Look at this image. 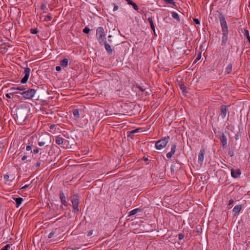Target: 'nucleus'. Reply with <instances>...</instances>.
<instances>
[{"label":"nucleus","mask_w":250,"mask_h":250,"mask_svg":"<svg viewBox=\"0 0 250 250\" xmlns=\"http://www.w3.org/2000/svg\"><path fill=\"white\" fill-rule=\"evenodd\" d=\"M219 19L222 31V40L221 42V45L226 46V43L228 40V28L225 16L222 13L219 14Z\"/></svg>","instance_id":"nucleus-1"},{"label":"nucleus","mask_w":250,"mask_h":250,"mask_svg":"<svg viewBox=\"0 0 250 250\" xmlns=\"http://www.w3.org/2000/svg\"><path fill=\"white\" fill-rule=\"evenodd\" d=\"M36 90L34 89H29L26 91L18 93L17 94H19L21 95H17V98L22 100L23 98L24 99H31L35 95Z\"/></svg>","instance_id":"nucleus-2"},{"label":"nucleus","mask_w":250,"mask_h":250,"mask_svg":"<svg viewBox=\"0 0 250 250\" xmlns=\"http://www.w3.org/2000/svg\"><path fill=\"white\" fill-rule=\"evenodd\" d=\"M96 37L101 45H103L106 40L104 29L103 27H98L96 30Z\"/></svg>","instance_id":"nucleus-3"},{"label":"nucleus","mask_w":250,"mask_h":250,"mask_svg":"<svg viewBox=\"0 0 250 250\" xmlns=\"http://www.w3.org/2000/svg\"><path fill=\"white\" fill-rule=\"evenodd\" d=\"M169 140V137L167 136L163 137L162 139L156 141L155 144L156 148L157 150H161L165 148L168 143Z\"/></svg>","instance_id":"nucleus-4"},{"label":"nucleus","mask_w":250,"mask_h":250,"mask_svg":"<svg viewBox=\"0 0 250 250\" xmlns=\"http://www.w3.org/2000/svg\"><path fill=\"white\" fill-rule=\"evenodd\" d=\"M30 73V69L28 67H26L23 72V74L24 75L23 78L21 79V83H27L29 78Z\"/></svg>","instance_id":"nucleus-5"},{"label":"nucleus","mask_w":250,"mask_h":250,"mask_svg":"<svg viewBox=\"0 0 250 250\" xmlns=\"http://www.w3.org/2000/svg\"><path fill=\"white\" fill-rule=\"evenodd\" d=\"M72 207L74 211L77 213L79 211V200L77 198H73L72 200Z\"/></svg>","instance_id":"nucleus-6"},{"label":"nucleus","mask_w":250,"mask_h":250,"mask_svg":"<svg viewBox=\"0 0 250 250\" xmlns=\"http://www.w3.org/2000/svg\"><path fill=\"white\" fill-rule=\"evenodd\" d=\"M241 174V171L240 169L236 168L231 169V176L234 178H237L240 177Z\"/></svg>","instance_id":"nucleus-7"},{"label":"nucleus","mask_w":250,"mask_h":250,"mask_svg":"<svg viewBox=\"0 0 250 250\" xmlns=\"http://www.w3.org/2000/svg\"><path fill=\"white\" fill-rule=\"evenodd\" d=\"M176 143H172L171 144V150L167 154V157L168 159H170L172 155L174 154L176 151Z\"/></svg>","instance_id":"nucleus-8"},{"label":"nucleus","mask_w":250,"mask_h":250,"mask_svg":"<svg viewBox=\"0 0 250 250\" xmlns=\"http://www.w3.org/2000/svg\"><path fill=\"white\" fill-rule=\"evenodd\" d=\"M243 207V205H238L237 206H235L234 208L232 209V214L233 216H236L237 215L242 208Z\"/></svg>","instance_id":"nucleus-9"},{"label":"nucleus","mask_w":250,"mask_h":250,"mask_svg":"<svg viewBox=\"0 0 250 250\" xmlns=\"http://www.w3.org/2000/svg\"><path fill=\"white\" fill-rule=\"evenodd\" d=\"M205 154V151L204 149H201L198 155V163L202 165L204 159V155Z\"/></svg>","instance_id":"nucleus-10"},{"label":"nucleus","mask_w":250,"mask_h":250,"mask_svg":"<svg viewBox=\"0 0 250 250\" xmlns=\"http://www.w3.org/2000/svg\"><path fill=\"white\" fill-rule=\"evenodd\" d=\"M228 111V106L222 105L221 106V116L222 119H224L226 117Z\"/></svg>","instance_id":"nucleus-11"},{"label":"nucleus","mask_w":250,"mask_h":250,"mask_svg":"<svg viewBox=\"0 0 250 250\" xmlns=\"http://www.w3.org/2000/svg\"><path fill=\"white\" fill-rule=\"evenodd\" d=\"M219 139L222 143V147L223 148H225L227 147V139L224 133L220 136Z\"/></svg>","instance_id":"nucleus-12"},{"label":"nucleus","mask_w":250,"mask_h":250,"mask_svg":"<svg viewBox=\"0 0 250 250\" xmlns=\"http://www.w3.org/2000/svg\"><path fill=\"white\" fill-rule=\"evenodd\" d=\"M60 198L61 201V202L62 205H63L65 206H66L67 205V202L66 201V198L64 194L63 193V191L61 190L60 191Z\"/></svg>","instance_id":"nucleus-13"},{"label":"nucleus","mask_w":250,"mask_h":250,"mask_svg":"<svg viewBox=\"0 0 250 250\" xmlns=\"http://www.w3.org/2000/svg\"><path fill=\"white\" fill-rule=\"evenodd\" d=\"M103 45H104V48L106 51L109 54H111L113 52V50L111 47V46L107 43L106 41H105V43H103Z\"/></svg>","instance_id":"nucleus-14"},{"label":"nucleus","mask_w":250,"mask_h":250,"mask_svg":"<svg viewBox=\"0 0 250 250\" xmlns=\"http://www.w3.org/2000/svg\"><path fill=\"white\" fill-rule=\"evenodd\" d=\"M147 20L150 24L151 29L153 31L154 33L155 34V26L153 23L152 17H148Z\"/></svg>","instance_id":"nucleus-15"},{"label":"nucleus","mask_w":250,"mask_h":250,"mask_svg":"<svg viewBox=\"0 0 250 250\" xmlns=\"http://www.w3.org/2000/svg\"><path fill=\"white\" fill-rule=\"evenodd\" d=\"M64 139L61 137L60 135L57 136L55 137L56 143L59 146L62 145L63 143Z\"/></svg>","instance_id":"nucleus-16"},{"label":"nucleus","mask_w":250,"mask_h":250,"mask_svg":"<svg viewBox=\"0 0 250 250\" xmlns=\"http://www.w3.org/2000/svg\"><path fill=\"white\" fill-rule=\"evenodd\" d=\"M125 0L127 2L128 4L131 5L134 10L138 11L139 7L136 3L133 2L131 0Z\"/></svg>","instance_id":"nucleus-17"},{"label":"nucleus","mask_w":250,"mask_h":250,"mask_svg":"<svg viewBox=\"0 0 250 250\" xmlns=\"http://www.w3.org/2000/svg\"><path fill=\"white\" fill-rule=\"evenodd\" d=\"M242 32L244 37L248 40L249 43L250 44V36L249 31L247 29H244Z\"/></svg>","instance_id":"nucleus-18"},{"label":"nucleus","mask_w":250,"mask_h":250,"mask_svg":"<svg viewBox=\"0 0 250 250\" xmlns=\"http://www.w3.org/2000/svg\"><path fill=\"white\" fill-rule=\"evenodd\" d=\"M60 64L62 67H67L68 64V60L66 58L62 60L60 62Z\"/></svg>","instance_id":"nucleus-19"},{"label":"nucleus","mask_w":250,"mask_h":250,"mask_svg":"<svg viewBox=\"0 0 250 250\" xmlns=\"http://www.w3.org/2000/svg\"><path fill=\"white\" fill-rule=\"evenodd\" d=\"M232 67V64L231 63H229L228 65V66L226 67V68L225 69V72L226 74H229L231 72Z\"/></svg>","instance_id":"nucleus-20"},{"label":"nucleus","mask_w":250,"mask_h":250,"mask_svg":"<svg viewBox=\"0 0 250 250\" xmlns=\"http://www.w3.org/2000/svg\"><path fill=\"white\" fill-rule=\"evenodd\" d=\"M72 113L75 118L78 119L80 118L79 110L78 109H75L72 111Z\"/></svg>","instance_id":"nucleus-21"},{"label":"nucleus","mask_w":250,"mask_h":250,"mask_svg":"<svg viewBox=\"0 0 250 250\" xmlns=\"http://www.w3.org/2000/svg\"><path fill=\"white\" fill-rule=\"evenodd\" d=\"M140 211H141V209L138 208H135V209L131 210L129 212V216H132V215H134L137 214L138 212H139Z\"/></svg>","instance_id":"nucleus-22"},{"label":"nucleus","mask_w":250,"mask_h":250,"mask_svg":"<svg viewBox=\"0 0 250 250\" xmlns=\"http://www.w3.org/2000/svg\"><path fill=\"white\" fill-rule=\"evenodd\" d=\"M171 15H172V17L177 20L178 21H180V18H179V16L178 15V14L175 12H172L171 13Z\"/></svg>","instance_id":"nucleus-23"},{"label":"nucleus","mask_w":250,"mask_h":250,"mask_svg":"<svg viewBox=\"0 0 250 250\" xmlns=\"http://www.w3.org/2000/svg\"><path fill=\"white\" fill-rule=\"evenodd\" d=\"M24 199L21 197L17 198V208H19V206L21 204Z\"/></svg>","instance_id":"nucleus-24"},{"label":"nucleus","mask_w":250,"mask_h":250,"mask_svg":"<svg viewBox=\"0 0 250 250\" xmlns=\"http://www.w3.org/2000/svg\"><path fill=\"white\" fill-rule=\"evenodd\" d=\"M164 2L166 4H170L173 5L174 6H176V2L173 0H163Z\"/></svg>","instance_id":"nucleus-25"},{"label":"nucleus","mask_w":250,"mask_h":250,"mask_svg":"<svg viewBox=\"0 0 250 250\" xmlns=\"http://www.w3.org/2000/svg\"><path fill=\"white\" fill-rule=\"evenodd\" d=\"M57 125L54 124L49 125V126L50 129L49 130V131L53 133H54L55 132V127Z\"/></svg>","instance_id":"nucleus-26"},{"label":"nucleus","mask_w":250,"mask_h":250,"mask_svg":"<svg viewBox=\"0 0 250 250\" xmlns=\"http://www.w3.org/2000/svg\"><path fill=\"white\" fill-rule=\"evenodd\" d=\"M14 92H10L6 94L5 96L8 99L13 98L14 96Z\"/></svg>","instance_id":"nucleus-27"},{"label":"nucleus","mask_w":250,"mask_h":250,"mask_svg":"<svg viewBox=\"0 0 250 250\" xmlns=\"http://www.w3.org/2000/svg\"><path fill=\"white\" fill-rule=\"evenodd\" d=\"M55 233H56V231H51L48 234V237L49 238H51L53 237L54 236V235H55Z\"/></svg>","instance_id":"nucleus-28"},{"label":"nucleus","mask_w":250,"mask_h":250,"mask_svg":"<svg viewBox=\"0 0 250 250\" xmlns=\"http://www.w3.org/2000/svg\"><path fill=\"white\" fill-rule=\"evenodd\" d=\"M90 31V29L87 27H85L83 29V32L85 34H88L89 33Z\"/></svg>","instance_id":"nucleus-29"},{"label":"nucleus","mask_w":250,"mask_h":250,"mask_svg":"<svg viewBox=\"0 0 250 250\" xmlns=\"http://www.w3.org/2000/svg\"><path fill=\"white\" fill-rule=\"evenodd\" d=\"M51 19H52V17H51V16L50 15H47L46 17H45L44 20L45 21H51Z\"/></svg>","instance_id":"nucleus-30"},{"label":"nucleus","mask_w":250,"mask_h":250,"mask_svg":"<svg viewBox=\"0 0 250 250\" xmlns=\"http://www.w3.org/2000/svg\"><path fill=\"white\" fill-rule=\"evenodd\" d=\"M30 32L32 34H36L38 32L37 29H31Z\"/></svg>","instance_id":"nucleus-31"},{"label":"nucleus","mask_w":250,"mask_h":250,"mask_svg":"<svg viewBox=\"0 0 250 250\" xmlns=\"http://www.w3.org/2000/svg\"><path fill=\"white\" fill-rule=\"evenodd\" d=\"M184 235L183 233H181L178 234V238L179 240H182L184 238Z\"/></svg>","instance_id":"nucleus-32"},{"label":"nucleus","mask_w":250,"mask_h":250,"mask_svg":"<svg viewBox=\"0 0 250 250\" xmlns=\"http://www.w3.org/2000/svg\"><path fill=\"white\" fill-rule=\"evenodd\" d=\"M11 147L10 148V150H11V151H13L15 149L14 148V146H15V141H14L13 142H12L11 143Z\"/></svg>","instance_id":"nucleus-33"},{"label":"nucleus","mask_w":250,"mask_h":250,"mask_svg":"<svg viewBox=\"0 0 250 250\" xmlns=\"http://www.w3.org/2000/svg\"><path fill=\"white\" fill-rule=\"evenodd\" d=\"M113 5V11H117L119 9L118 6L117 5H116V4H115V3H114Z\"/></svg>","instance_id":"nucleus-34"},{"label":"nucleus","mask_w":250,"mask_h":250,"mask_svg":"<svg viewBox=\"0 0 250 250\" xmlns=\"http://www.w3.org/2000/svg\"><path fill=\"white\" fill-rule=\"evenodd\" d=\"M139 128L136 129H134V130L130 131L129 132V134H134V133H137V132H139Z\"/></svg>","instance_id":"nucleus-35"},{"label":"nucleus","mask_w":250,"mask_h":250,"mask_svg":"<svg viewBox=\"0 0 250 250\" xmlns=\"http://www.w3.org/2000/svg\"><path fill=\"white\" fill-rule=\"evenodd\" d=\"M10 248V246L9 245H6L4 247H3L1 250H8L9 248Z\"/></svg>","instance_id":"nucleus-36"},{"label":"nucleus","mask_w":250,"mask_h":250,"mask_svg":"<svg viewBox=\"0 0 250 250\" xmlns=\"http://www.w3.org/2000/svg\"><path fill=\"white\" fill-rule=\"evenodd\" d=\"M193 21L196 24H200V21L198 19H193Z\"/></svg>","instance_id":"nucleus-37"},{"label":"nucleus","mask_w":250,"mask_h":250,"mask_svg":"<svg viewBox=\"0 0 250 250\" xmlns=\"http://www.w3.org/2000/svg\"><path fill=\"white\" fill-rule=\"evenodd\" d=\"M45 143L44 142H43V141H41V142H39L38 143V145L40 146H43L44 145H45Z\"/></svg>","instance_id":"nucleus-38"},{"label":"nucleus","mask_w":250,"mask_h":250,"mask_svg":"<svg viewBox=\"0 0 250 250\" xmlns=\"http://www.w3.org/2000/svg\"><path fill=\"white\" fill-rule=\"evenodd\" d=\"M234 200L233 199H230L229 201L228 206H230L234 203Z\"/></svg>","instance_id":"nucleus-39"},{"label":"nucleus","mask_w":250,"mask_h":250,"mask_svg":"<svg viewBox=\"0 0 250 250\" xmlns=\"http://www.w3.org/2000/svg\"><path fill=\"white\" fill-rule=\"evenodd\" d=\"M93 230H89L88 232V233L87 234V235L88 236H91V235H92L93 234Z\"/></svg>","instance_id":"nucleus-40"},{"label":"nucleus","mask_w":250,"mask_h":250,"mask_svg":"<svg viewBox=\"0 0 250 250\" xmlns=\"http://www.w3.org/2000/svg\"><path fill=\"white\" fill-rule=\"evenodd\" d=\"M61 69H62V68H61V67L60 66H57L56 67V70L57 71H60L61 70Z\"/></svg>","instance_id":"nucleus-41"},{"label":"nucleus","mask_w":250,"mask_h":250,"mask_svg":"<svg viewBox=\"0 0 250 250\" xmlns=\"http://www.w3.org/2000/svg\"><path fill=\"white\" fill-rule=\"evenodd\" d=\"M39 151V148H36L33 150V152L34 153H38Z\"/></svg>","instance_id":"nucleus-42"},{"label":"nucleus","mask_w":250,"mask_h":250,"mask_svg":"<svg viewBox=\"0 0 250 250\" xmlns=\"http://www.w3.org/2000/svg\"><path fill=\"white\" fill-rule=\"evenodd\" d=\"M41 165V163L40 162H38L36 163L35 166L37 168L39 167Z\"/></svg>","instance_id":"nucleus-43"},{"label":"nucleus","mask_w":250,"mask_h":250,"mask_svg":"<svg viewBox=\"0 0 250 250\" xmlns=\"http://www.w3.org/2000/svg\"><path fill=\"white\" fill-rule=\"evenodd\" d=\"M46 7V5L44 3L42 4L41 6V8L42 10L44 9Z\"/></svg>","instance_id":"nucleus-44"},{"label":"nucleus","mask_w":250,"mask_h":250,"mask_svg":"<svg viewBox=\"0 0 250 250\" xmlns=\"http://www.w3.org/2000/svg\"><path fill=\"white\" fill-rule=\"evenodd\" d=\"M17 90H24V88H22L21 86H17Z\"/></svg>","instance_id":"nucleus-45"},{"label":"nucleus","mask_w":250,"mask_h":250,"mask_svg":"<svg viewBox=\"0 0 250 250\" xmlns=\"http://www.w3.org/2000/svg\"><path fill=\"white\" fill-rule=\"evenodd\" d=\"M31 149V146H27L26 147V150L27 151H30Z\"/></svg>","instance_id":"nucleus-46"},{"label":"nucleus","mask_w":250,"mask_h":250,"mask_svg":"<svg viewBox=\"0 0 250 250\" xmlns=\"http://www.w3.org/2000/svg\"><path fill=\"white\" fill-rule=\"evenodd\" d=\"M11 114L13 115L14 119H15V117H14L15 115V112L14 111L13 109H12L11 110Z\"/></svg>","instance_id":"nucleus-47"},{"label":"nucleus","mask_w":250,"mask_h":250,"mask_svg":"<svg viewBox=\"0 0 250 250\" xmlns=\"http://www.w3.org/2000/svg\"><path fill=\"white\" fill-rule=\"evenodd\" d=\"M28 187H29V185H25L24 186H23V187L21 188H20V189H23L26 188H27Z\"/></svg>","instance_id":"nucleus-48"},{"label":"nucleus","mask_w":250,"mask_h":250,"mask_svg":"<svg viewBox=\"0 0 250 250\" xmlns=\"http://www.w3.org/2000/svg\"><path fill=\"white\" fill-rule=\"evenodd\" d=\"M137 88L141 91H144V89L140 86H137Z\"/></svg>","instance_id":"nucleus-49"},{"label":"nucleus","mask_w":250,"mask_h":250,"mask_svg":"<svg viewBox=\"0 0 250 250\" xmlns=\"http://www.w3.org/2000/svg\"><path fill=\"white\" fill-rule=\"evenodd\" d=\"M26 158H27L26 156L24 155V156L21 158V160H22V161H24V160H25Z\"/></svg>","instance_id":"nucleus-50"},{"label":"nucleus","mask_w":250,"mask_h":250,"mask_svg":"<svg viewBox=\"0 0 250 250\" xmlns=\"http://www.w3.org/2000/svg\"><path fill=\"white\" fill-rule=\"evenodd\" d=\"M184 88H185L184 85L183 84L181 85V89L183 90V92L184 91Z\"/></svg>","instance_id":"nucleus-51"},{"label":"nucleus","mask_w":250,"mask_h":250,"mask_svg":"<svg viewBox=\"0 0 250 250\" xmlns=\"http://www.w3.org/2000/svg\"><path fill=\"white\" fill-rule=\"evenodd\" d=\"M9 178V176L7 175H4V179L6 180V179H8Z\"/></svg>","instance_id":"nucleus-52"},{"label":"nucleus","mask_w":250,"mask_h":250,"mask_svg":"<svg viewBox=\"0 0 250 250\" xmlns=\"http://www.w3.org/2000/svg\"><path fill=\"white\" fill-rule=\"evenodd\" d=\"M144 159L145 161H148L149 159L148 158H144Z\"/></svg>","instance_id":"nucleus-53"},{"label":"nucleus","mask_w":250,"mask_h":250,"mask_svg":"<svg viewBox=\"0 0 250 250\" xmlns=\"http://www.w3.org/2000/svg\"><path fill=\"white\" fill-rule=\"evenodd\" d=\"M200 58L199 57H198V58L195 60V62H197L198 60H200Z\"/></svg>","instance_id":"nucleus-54"},{"label":"nucleus","mask_w":250,"mask_h":250,"mask_svg":"<svg viewBox=\"0 0 250 250\" xmlns=\"http://www.w3.org/2000/svg\"><path fill=\"white\" fill-rule=\"evenodd\" d=\"M108 42H109V43H111L112 42V41L110 40H108Z\"/></svg>","instance_id":"nucleus-55"},{"label":"nucleus","mask_w":250,"mask_h":250,"mask_svg":"<svg viewBox=\"0 0 250 250\" xmlns=\"http://www.w3.org/2000/svg\"><path fill=\"white\" fill-rule=\"evenodd\" d=\"M229 155H230V156H232L233 154L232 153H229Z\"/></svg>","instance_id":"nucleus-56"},{"label":"nucleus","mask_w":250,"mask_h":250,"mask_svg":"<svg viewBox=\"0 0 250 250\" xmlns=\"http://www.w3.org/2000/svg\"><path fill=\"white\" fill-rule=\"evenodd\" d=\"M229 155H230V156H232L233 154L232 153H229Z\"/></svg>","instance_id":"nucleus-57"},{"label":"nucleus","mask_w":250,"mask_h":250,"mask_svg":"<svg viewBox=\"0 0 250 250\" xmlns=\"http://www.w3.org/2000/svg\"><path fill=\"white\" fill-rule=\"evenodd\" d=\"M229 155H230V156H232L233 154L232 153H229Z\"/></svg>","instance_id":"nucleus-58"},{"label":"nucleus","mask_w":250,"mask_h":250,"mask_svg":"<svg viewBox=\"0 0 250 250\" xmlns=\"http://www.w3.org/2000/svg\"><path fill=\"white\" fill-rule=\"evenodd\" d=\"M111 37H112V36H111V35H109V36H108V38H111Z\"/></svg>","instance_id":"nucleus-59"},{"label":"nucleus","mask_w":250,"mask_h":250,"mask_svg":"<svg viewBox=\"0 0 250 250\" xmlns=\"http://www.w3.org/2000/svg\"><path fill=\"white\" fill-rule=\"evenodd\" d=\"M14 89H15V88H11V90H14Z\"/></svg>","instance_id":"nucleus-60"},{"label":"nucleus","mask_w":250,"mask_h":250,"mask_svg":"<svg viewBox=\"0 0 250 250\" xmlns=\"http://www.w3.org/2000/svg\"><path fill=\"white\" fill-rule=\"evenodd\" d=\"M13 199L16 201V198L13 197Z\"/></svg>","instance_id":"nucleus-61"},{"label":"nucleus","mask_w":250,"mask_h":250,"mask_svg":"<svg viewBox=\"0 0 250 250\" xmlns=\"http://www.w3.org/2000/svg\"><path fill=\"white\" fill-rule=\"evenodd\" d=\"M22 148L24 149V146H23Z\"/></svg>","instance_id":"nucleus-62"},{"label":"nucleus","mask_w":250,"mask_h":250,"mask_svg":"<svg viewBox=\"0 0 250 250\" xmlns=\"http://www.w3.org/2000/svg\"><path fill=\"white\" fill-rule=\"evenodd\" d=\"M18 194H21L19 191H18Z\"/></svg>","instance_id":"nucleus-63"}]
</instances>
